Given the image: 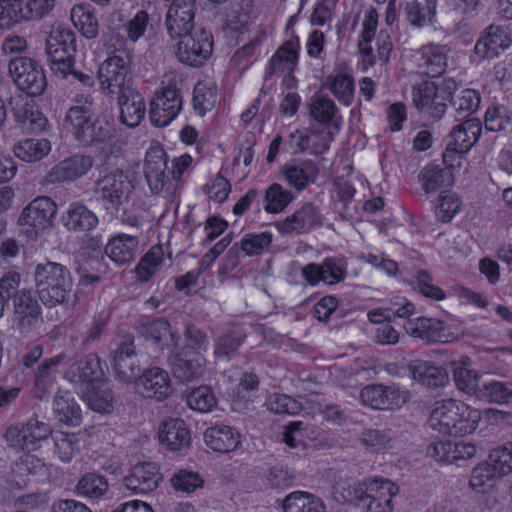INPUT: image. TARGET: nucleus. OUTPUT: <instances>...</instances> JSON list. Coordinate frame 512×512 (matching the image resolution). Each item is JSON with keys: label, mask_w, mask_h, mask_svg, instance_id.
I'll use <instances>...</instances> for the list:
<instances>
[{"label": "nucleus", "mask_w": 512, "mask_h": 512, "mask_svg": "<svg viewBox=\"0 0 512 512\" xmlns=\"http://www.w3.org/2000/svg\"><path fill=\"white\" fill-rule=\"evenodd\" d=\"M478 397L490 403L512 405V383L500 381L483 383Z\"/></svg>", "instance_id": "39"}, {"label": "nucleus", "mask_w": 512, "mask_h": 512, "mask_svg": "<svg viewBox=\"0 0 512 512\" xmlns=\"http://www.w3.org/2000/svg\"><path fill=\"white\" fill-rule=\"evenodd\" d=\"M168 364L175 378L183 382L192 381L203 373L199 359L188 358L187 352L175 351L168 357Z\"/></svg>", "instance_id": "30"}, {"label": "nucleus", "mask_w": 512, "mask_h": 512, "mask_svg": "<svg viewBox=\"0 0 512 512\" xmlns=\"http://www.w3.org/2000/svg\"><path fill=\"white\" fill-rule=\"evenodd\" d=\"M107 490V480L95 473H88L82 476L76 486L77 493L86 498H100Z\"/></svg>", "instance_id": "45"}, {"label": "nucleus", "mask_w": 512, "mask_h": 512, "mask_svg": "<svg viewBox=\"0 0 512 512\" xmlns=\"http://www.w3.org/2000/svg\"><path fill=\"white\" fill-rule=\"evenodd\" d=\"M61 220L64 227L73 232L90 231L99 222L97 215L82 202L71 203Z\"/></svg>", "instance_id": "26"}, {"label": "nucleus", "mask_w": 512, "mask_h": 512, "mask_svg": "<svg viewBox=\"0 0 512 512\" xmlns=\"http://www.w3.org/2000/svg\"><path fill=\"white\" fill-rule=\"evenodd\" d=\"M94 117V103L90 97H86L81 104L69 108L64 123L70 126V131L77 140L81 135V131L90 124Z\"/></svg>", "instance_id": "33"}, {"label": "nucleus", "mask_w": 512, "mask_h": 512, "mask_svg": "<svg viewBox=\"0 0 512 512\" xmlns=\"http://www.w3.org/2000/svg\"><path fill=\"white\" fill-rule=\"evenodd\" d=\"M131 58L128 52L118 51L108 57L98 69L101 88L108 94H117L130 85Z\"/></svg>", "instance_id": "6"}, {"label": "nucleus", "mask_w": 512, "mask_h": 512, "mask_svg": "<svg viewBox=\"0 0 512 512\" xmlns=\"http://www.w3.org/2000/svg\"><path fill=\"white\" fill-rule=\"evenodd\" d=\"M284 173L288 184L301 191L316 181L319 167L310 159L294 161L286 165Z\"/></svg>", "instance_id": "29"}, {"label": "nucleus", "mask_w": 512, "mask_h": 512, "mask_svg": "<svg viewBox=\"0 0 512 512\" xmlns=\"http://www.w3.org/2000/svg\"><path fill=\"white\" fill-rule=\"evenodd\" d=\"M204 440L211 449L220 453L232 452L241 443L239 432L227 425L207 428L204 432Z\"/></svg>", "instance_id": "27"}, {"label": "nucleus", "mask_w": 512, "mask_h": 512, "mask_svg": "<svg viewBox=\"0 0 512 512\" xmlns=\"http://www.w3.org/2000/svg\"><path fill=\"white\" fill-rule=\"evenodd\" d=\"M481 419L480 412L461 403L457 415L453 418L446 435L462 437L476 430Z\"/></svg>", "instance_id": "34"}, {"label": "nucleus", "mask_w": 512, "mask_h": 512, "mask_svg": "<svg viewBox=\"0 0 512 512\" xmlns=\"http://www.w3.org/2000/svg\"><path fill=\"white\" fill-rule=\"evenodd\" d=\"M51 151L50 141L45 138H28L14 145L16 157L25 162H36L46 157Z\"/></svg>", "instance_id": "35"}, {"label": "nucleus", "mask_w": 512, "mask_h": 512, "mask_svg": "<svg viewBox=\"0 0 512 512\" xmlns=\"http://www.w3.org/2000/svg\"><path fill=\"white\" fill-rule=\"evenodd\" d=\"M159 440L171 451H179L190 445L191 435L182 419L170 418L162 423Z\"/></svg>", "instance_id": "25"}, {"label": "nucleus", "mask_w": 512, "mask_h": 512, "mask_svg": "<svg viewBox=\"0 0 512 512\" xmlns=\"http://www.w3.org/2000/svg\"><path fill=\"white\" fill-rule=\"evenodd\" d=\"M70 16L74 26L83 36L93 39L98 35V21L92 12L81 5H75Z\"/></svg>", "instance_id": "43"}, {"label": "nucleus", "mask_w": 512, "mask_h": 512, "mask_svg": "<svg viewBox=\"0 0 512 512\" xmlns=\"http://www.w3.org/2000/svg\"><path fill=\"white\" fill-rule=\"evenodd\" d=\"M364 482L351 483L350 480H339L333 486L334 497L338 502H352L356 506V502L360 501L364 495Z\"/></svg>", "instance_id": "53"}, {"label": "nucleus", "mask_w": 512, "mask_h": 512, "mask_svg": "<svg viewBox=\"0 0 512 512\" xmlns=\"http://www.w3.org/2000/svg\"><path fill=\"white\" fill-rule=\"evenodd\" d=\"M462 401L455 399H446L436 402L428 419V425L434 431L446 435L453 418L457 415Z\"/></svg>", "instance_id": "32"}, {"label": "nucleus", "mask_w": 512, "mask_h": 512, "mask_svg": "<svg viewBox=\"0 0 512 512\" xmlns=\"http://www.w3.org/2000/svg\"><path fill=\"white\" fill-rule=\"evenodd\" d=\"M51 434L50 426L37 419H29L25 424L10 426L5 432L9 447L17 451L35 450L38 443Z\"/></svg>", "instance_id": "9"}, {"label": "nucleus", "mask_w": 512, "mask_h": 512, "mask_svg": "<svg viewBox=\"0 0 512 512\" xmlns=\"http://www.w3.org/2000/svg\"><path fill=\"white\" fill-rule=\"evenodd\" d=\"M419 177L425 192L432 193L449 183L452 173L445 168L430 164L423 168Z\"/></svg>", "instance_id": "44"}, {"label": "nucleus", "mask_w": 512, "mask_h": 512, "mask_svg": "<svg viewBox=\"0 0 512 512\" xmlns=\"http://www.w3.org/2000/svg\"><path fill=\"white\" fill-rule=\"evenodd\" d=\"M272 242L268 231L260 234H247L240 242V249L248 256L259 255Z\"/></svg>", "instance_id": "59"}, {"label": "nucleus", "mask_w": 512, "mask_h": 512, "mask_svg": "<svg viewBox=\"0 0 512 512\" xmlns=\"http://www.w3.org/2000/svg\"><path fill=\"white\" fill-rule=\"evenodd\" d=\"M460 209V201L455 195H441L435 208L438 220L449 222Z\"/></svg>", "instance_id": "63"}, {"label": "nucleus", "mask_w": 512, "mask_h": 512, "mask_svg": "<svg viewBox=\"0 0 512 512\" xmlns=\"http://www.w3.org/2000/svg\"><path fill=\"white\" fill-rule=\"evenodd\" d=\"M149 14L145 10L138 11L126 24L127 37L132 42L139 40L149 24Z\"/></svg>", "instance_id": "64"}, {"label": "nucleus", "mask_w": 512, "mask_h": 512, "mask_svg": "<svg viewBox=\"0 0 512 512\" xmlns=\"http://www.w3.org/2000/svg\"><path fill=\"white\" fill-rule=\"evenodd\" d=\"M453 376L459 390L478 396L481 386H479L478 376L474 371L465 367H457L454 369Z\"/></svg>", "instance_id": "60"}, {"label": "nucleus", "mask_w": 512, "mask_h": 512, "mask_svg": "<svg viewBox=\"0 0 512 512\" xmlns=\"http://www.w3.org/2000/svg\"><path fill=\"white\" fill-rule=\"evenodd\" d=\"M53 410L60 422L70 426H77L81 422V410L74 398L67 393L55 397Z\"/></svg>", "instance_id": "38"}, {"label": "nucleus", "mask_w": 512, "mask_h": 512, "mask_svg": "<svg viewBox=\"0 0 512 512\" xmlns=\"http://www.w3.org/2000/svg\"><path fill=\"white\" fill-rule=\"evenodd\" d=\"M364 485V494L368 498H376L383 503L392 504V498L399 492L398 486L388 479L375 478L364 481Z\"/></svg>", "instance_id": "42"}, {"label": "nucleus", "mask_w": 512, "mask_h": 512, "mask_svg": "<svg viewBox=\"0 0 512 512\" xmlns=\"http://www.w3.org/2000/svg\"><path fill=\"white\" fill-rule=\"evenodd\" d=\"M112 363L117 378L124 383H136L141 369L136 359L134 336L124 333L116 341L112 351Z\"/></svg>", "instance_id": "8"}, {"label": "nucleus", "mask_w": 512, "mask_h": 512, "mask_svg": "<svg viewBox=\"0 0 512 512\" xmlns=\"http://www.w3.org/2000/svg\"><path fill=\"white\" fill-rule=\"evenodd\" d=\"M135 387L143 397L157 401L168 398L173 390L168 372L159 367L147 369L140 375Z\"/></svg>", "instance_id": "15"}, {"label": "nucleus", "mask_w": 512, "mask_h": 512, "mask_svg": "<svg viewBox=\"0 0 512 512\" xmlns=\"http://www.w3.org/2000/svg\"><path fill=\"white\" fill-rule=\"evenodd\" d=\"M9 74L15 85L30 96L43 94L47 80L42 66L26 56L12 58L8 64Z\"/></svg>", "instance_id": "5"}, {"label": "nucleus", "mask_w": 512, "mask_h": 512, "mask_svg": "<svg viewBox=\"0 0 512 512\" xmlns=\"http://www.w3.org/2000/svg\"><path fill=\"white\" fill-rule=\"evenodd\" d=\"M110 135V129L95 116L90 124L81 131L77 141L84 146H91L105 141Z\"/></svg>", "instance_id": "54"}, {"label": "nucleus", "mask_w": 512, "mask_h": 512, "mask_svg": "<svg viewBox=\"0 0 512 512\" xmlns=\"http://www.w3.org/2000/svg\"><path fill=\"white\" fill-rule=\"evenodd\" d=\"M298 53L291 42L284 44L279 48L276 54L271 58L269 70L275 73L279 70L291 73L297 63Z\"/></svg>", "instance_id": "50"}, {"label": "nucleus", "mask_w": 512, "mask_h": 512, "mask_svg": "<svg viewBox=\"0 0 512 512\" xmlns=\"http://www.w3.org/2000/svg\"><path fill=\"white\" fill-rule=\"evenodd\" d=\"M176 57L189 66L202 65L212 54V34L204 28H197L177 38Z\"/></svg>", "instance_id": "4"}, {"label": "nucleus", "mask_w": 512, "mask_h": 512, "mask_svg": "<svg viewBox=\"0 0 512 512\" xmlns=\"http://www.w3.org/2000/svg\"><path fill=\"white\" fill-rule=\"evenodd\" d=\"M418 55L417 65L422 74L438 77L445 72L447 57L444 47L428 44L419 49Z\"/></svg>", "instance_id": "28"}, {"label": "nucleus", "mask_w": 512, "mask_h": 512, "mask_svg": "<svg viewBox=\"0 0 512 512\" xmlns=\"http://www.w3.org/2000/svg\"><path fill=\"white\" fill-rule=\"evenodd\" d=\"M216 99V92L212 87L202 83H198L195 86L193 92V106L200 115H204L207 111H210L214 107Z\"/></svg>", "instance_id": "57"}, {"label": "nucleus", "mask_w": 512, "mask_h": 512, "mask_svg": "<svg viewBox=\"0 0 512 512\" xmlns=\"http://www.w3.org/2000/svg\"><path fill=\"white\" fill-rule=\"evenodd\" d=\"M182 109V96L176 87L168 86L154 95L150 103L151 123L157 127L168 125Z\"/></svg>", "instance_id": "11"}, {"label": "nucleus", "mask_w": 512, "mask_h": 512, "mask_svg": "<svg viewBox=\"0 0 512 512\" xmlns=\"http://www.w3.org/2000/svg\"><path fill=\"white\" fill-rule=\"evenodd\" d=\"M171 484L177 491L192 493L203 485V480L198 473L180 470L171 478Z\"/></svg>", "instance_id": "61"}, {"label": "nucleus", "mask_w": 512, "mask_h": 512, "mask_svg": "<svg viewBox=\"0 0 512 512\" xmlns=\"http://www.w3.org/2000/svg\"><path fill=\"white\" fill-rule=\"evenodd\" d=\"M337 107L327 96L315 94L310 102L311 117L322 124L330 123L335 116Z\"/></svg>", "instance_id": "49"}, {"label": "nucleus", "mask_w": 512, "mask_h": 512, "mask_svg": "<svg viewBox=\"0 0 512 512\" xmlns=\"http://www.w3.org/2000/svg\"><path fill=\"white\" fill-rule=\"evenodd\" d=\"M147 337L160 348H170L178 345L180 336L165 319H158L146 327Z\"/></svg>", "instance_id": "36"}, {"label": "nucleus", "mask_w": 512, "mask_h": 512, "mask_svg": "<svg viewBox=\"0 0 512 512\" xmlns=\"http://www.w3.org/2000/svg\"><path fill=\"white\" fill-rule=\"evenodd\" d=\"M133 191V181L122 170L104 175L95 182L94 188L103 209L112 217H117L120 209L130 201Z\"/></svg>", "instance_id": "2"}, {"label": "nucleus", "mask_w": 512, "mask_h": 512, "mask_svg": "<svg viewBox=\"0 0 512 512\" xmlns=\"http://www.w3.org/2000/svg\"><path fill=\"white\" fill-rule=\"evenodd\" d=\"M267 408L276 414H297L301 410V404L286 394H272L266 401Z\"/></svg>", "instance_id": "58"}, {"label": "nucleus", "mask_w": 512, "mask_h": 512, "mask_svg": "<svg viewBox=\"0 0 512 512\" xmlns=\"http://www.w3.org/2000/svg\"><path fill=\"white\" fill-rule=\"evenodd\" d=\"M246 335L240 331H231L221 335L215 343L214 355L220 359H230L245 341Z\"/></svg>", "instance_id": "48"}, {"label": "nucleus", "mask_w": 512, "mask_h": 512, "mask_svg": "<svg viewBox=\"0 0 512 512\" xmlns=\"http://www.w3.org/2000/svg\"><path fill=\"white\" fill-rule=\"evenodd\" d=\"M93 165L92 156L75 154L54 165L46 175V182L58 184L75 181L85 176Z\"/></svg>", "instance_id": "13"}, {"label": "nucleus", "mask_w": 512, "mask_h": 512, "mask_svg": "<svg viewBox=\"0 0 512 512\" xmlns=\"http://www.w3.org/2000/svg\"><path fill=\"white\" fill-rule=\"evenodd\" d=\"M451 103L456 111V120H466L479 108L480 95L473 89H465Z\"/></svg>", "instance_id": "46"}, {"label": "nucleus", "mask_w": 512, "mask_h": 512, "mask_svg": "<svg viewBox=\"0 0 512 512\" xmlns=\"http://www.w3.org/2000/svg\"><path fill=\"white\" fill-rule=\"evenodd\" d=\"M411 377L420 384L428 388H439L449 382V376L446 369L435 366L422 360H416L409 363L407 367Z\"/></svg>", "instance_id": "24"}, {"label": "nucleus", "mask_w": 512, "mask_h": 512, "mask_svg": "<svg viewBox=\"0 0 512 512\" xmlns=\"http://www.w3.org/2000/svg\"><path fill=\"white\" fill-rule=\"evenodd\" d=\"M138 247L135 236L117 234L105 246V254L115 263L125 264L133 260Z\"/></svg>", "instance_id": "31"}, {"label": "nucleus", "mask_w": 512, "mask_h": 512, "mask_svg": "<svg viewBox=\"0 0 512 512\" xmlns=\"http://www.w3.org/2000/svg\"><path fill=\"white\" fill-rule=\"evenodd\" d=\"M487 465L497 477L512 472V442L493 449L487 459Z\"/></svg>", "instance_id": "41"}, {"label": "nucleus", "mask_w": 512, "mask_h": 512, "mask_svg": "<svg viewBox=\"0 0 512 512\" xmlns=\"http://www.w3.org/2000/svg\"><path fill=\"white\" fill-rule=\"evenodd\" d=\"M103 377L101 362L96 354H89L84 359L71 364L65 372L66 379L83 386L99 383Z\"/></svg>", "instance_id": "20"}, {"label": "nucleus", "mask_w": 512, "mask_h": 512, "mask_svg": "<svg viewBox=\"0 0 512 512\" xmlns=\"http://www.w3.org/2000/svg\"><path fill=\"white\" fill-rule=\"evenodd\" d=\"M283 510L284 512H325L326 507L313 495L296 491L284 499Z\"/></svg>", "instance_id": "37"}, {"label": "nucleus", "mask_w": 512, "mask_h": 512, "mask_svg": "<svg viewBox=\"0 0 512 512\" xmlns=\"http://www.w3.org/2000/svg\"><path fill=\"white\" fill-rule=\"evenodd\" d=\"M359 441L366 450L379 452L391 447L392 437L388 431L369 428L362 431Z\"/></svg>", "instance_id": "52"}, {"label": "nucleus", "mask_w": 512, "mask_h": 512, "mask_svg": "<svg viewBox=\"0 0 512 512\" xmlns=\"http://www.w3.org/2000/svg\"><path fill=\"white\" fill-rule=\"evenodd\" d=\"M116 95L121 123L130 128L138 126L145 115V102L141 94L130 87L119 90Z\"/></svg>", "instance_id": "21"}, {"label": "nucleus", "mask_w": 512, "mask_h": 512, "mask_svg": "<svg viewBox=\"0 0 512 512\" xmlns=\"http://www.w3.org/2000/svg\"><path fill=\"white\" fill-rule=\"evenodd\" d=\"M13 323L21 333H29L41 320L42 308L36 293L23 288L13 297Z\"/></svg>", "instance_id": "10"}, {"label": "nucleus", "mask_w": 512, "mask_h": 512, "mask_svg": "<svg viewBox=\"0 0 512 512\" xmlns=\"http://www.w3.org/2000/svg\"><path fill=\"white\" fill-rule=\"evenodd\" d=\"M196 0H173L166 14V30L171 39L196 30Z\"/></svg>", "instance_id": "12"}, {"label": "nucleus", "mask_w": 512, "mask_h": 512, "mask_svg": "<svg viewBox=\"0 0 512 512\" xmlns=\"http://www.w3.org/2000/svg\"><path fill=\"white\" fill-rule=\"evenodd\" d=\"M512 44L508 33L497 25L486 28L483 36L476 42L474 51L480 58H495Z\"/></svg>", "instance_id": "23"}, {"label": "nucleus", "mask_w": 512, "mask_h": 512, "mask_svg": "<svg viewBox=\"0 0 512 512\" xmlns=\"http://www.w3.org/2000/svg\"><path fill=\"white\" fill-rule=\"evenodd\" d=\"M405 330L412 337L427 343L450 341L444 322L436 318L418 317L414 321L410 320L405 325Z\"/></svg>", "instance_id": "22"}, {"label": "nucleus", "mask_w": 512, "mask_h": 512, "mask_svg": "<svg viewBox=\"0 0 512 512\" xmlns=\"http://www.w3.org/2000/svg\"><path fill=\"white\" fill-rule=\"evenodd\" d=\"M360 399L364 405L374 409H393L406 402V397L395 386L371 384L360 392Z\"/></svg>", "instance_id": "16"}, {"label": "nucleus", "mask_w": 512, "mask_h": 512, "mask_svg": "<svg viewBox=\"0 0 512 512\" xmlns=\"http://www.w3.org/2000/svg\"><path fill=\"white\" fill-rule=\"evenodd\" d=\"M322 225L319 209L312 203H305L291 216L278 223L281 233L302 234Z\"/></svg>", "instance_id": "19"}, {"label": "nucleus", "mask_w": 512, "mask_h": 512, "mask_svg": "<svg viewBox=\"0 0 512 512\" xmlns=\"http://www.w3.org/2000/svg\"><path fill=\"white\" fill-rule=\"evenodd\" d=\"M333 95L343 104L350 105L353 100L354 84L353 79L347 74H338L333 77L329 84Z\"/></svg>", "instance_id": "56"}, {"label": "nucleus", "mask_w": 512, "mask_h": 512, "mask_svg": "<svg viewBox=\"0 0 512 512\" xmlns=\"http://www.w3.org/2000/svg\"><path fill=\"white\" fill-rule=\"evenodd\" d=\"M24 19H30L23 0H0V28L9 29Z\"/></svg>", "instance_id": "40"}, {"label": "nucleus", "mask_w": 512, "mask_h": 512, "mask_svg": "<svg viewBox=\"0 0 512 512\" xmlns=\"http://www.w3.org/2000/svg\"><path fill=\"white\" fill-rule=\"evenodd\" d=\"M167 155L160 147H153L146 153L143 173L153 194L161 193L167 182Z\"/></svg>", "instance_id": "17"}, {"label": "nucleus", "mask_w": 512, "mask_h": 512, "mask_svg": "<svg viewBox=\"0 0 512 512\" xmlns=\"http://www.w3.org/2000/svg\"><path fill=\"white\" fill-rule=\"evenodd\" d=\"M161 480L162 474L156 463L141 462L130 469L122 482L134 494H148L158 487Z\"/></svg>", "instance_id": "14"}, {"label": "nucleus", "mask_w": 512, "mask_h": 512, "mask_svg": "<svg viewBox=\"0 0 512 512\" xmlns=\"http://www.w3.org/2000/svg\"><path fill=\"white\" fill-rule=\"evenodd\" d=\"M292 200L293 195L289 190L284 189L278 183H274L266 190L265 210L269 213L281 212Z\"/></svg>", "instance_id": "51"}, {"label": "nucleus", "mask_w": 512, "mask_h": 512, "mask_svg": "<svg viewBox=\"0 0 512 512\" xmlns=\"http://www.w3.org/2000/svg\"><path fill=\"white\" fill-rule=\"evenodd\" d=\"M511 122L508 110L504 106L488 108L485 114V127L490 131H501Z\"/></svg>", "instance_id": "62"}, {"label": "nucleus", "mask_w": 512, "mask_h": 512, "mask_svg": "<svg viewBox=\"0 0 512 512\" xmlns=\"http://www.w3.org/2000/svg\"><path fill=\"white\" fill-rule=\"evenodd\" d=\"M405 13L406 18L411 25L423 27L431 22L435 13V7L430 5L422 7L418 1L413 0L406 3Z\"/></svg>", "instance_id": "55"}, {"label": "nucleus", "mask_w": 512, "mask_h": 512, "mask_svg": "<svg viewBox=\"0 0 512 512\" xmlns=\"http://www.w3.org/2000/svg\"><path fill=\"white\" fill-rule=\"evenodd\" d=\"M482 124L477 118H468L455 126L447 137V152H467L479 139Z\"/></svg>", "instance_id": "18"}, {"label": "nucleus", "mask_w": 512, "mask_h": 512, "mask_svg": "<svg viewBox=\"0 0 512 512\" xmlns=\"http://www.w3.org/2000/svg\"><path fill=\"white\" fill-rule=\"evenodd\" d=\"M186 402L191 409L202 413L212 411L217 405L215 394L208 386L193 389L187 395Z\"/></svg>", "instance_id": "47"}, {"label": "nucleus", "mask_w": 512, "mask_h": 512, "mask_svg": "<svg viewBox=\"0 0 512 512\" xmlns=\"http://www.w3.org/2000/svg\"><path fill=\"white\" fill-rule=\"evenodd\" d=\"M56 212L55 202L47 196H40L32 200L22 210L18 223L26 227L31 236L36 237L40 232L53 226Z\"/></svg>", "instance_id": "7"}, {"label": "nucleus", "mask_w": 512, "mask_h": 512, "mask_svg": "<svg viewBox=\"0 0 512 512\" xmlns=\"http://www.w3.org/2000/svg\"><path fill=\"white\" fill-rule=\"evenodd\" d=\"M75 52V33L63 25L54 26L46 40V54L51 71L55 75L67 78L71 64L74 63Z\"/></svg>", "instance_id": "3"}, {"label": "nucleus", "mask_w": 512, "mask_h": 512, "mask_svg": "<svg viewBox=\"0 0 512 512\" xmlns=\"http://www.w3.org/2000/svg\"><path fill=\"white\" fill-rule=\"evenodd\" d=\"M33 277L39 298L45 305L55 307L68 302L73 278L66 266L52 261L39 263Z\"/></svg>", "instance_id": "1"}]
</instances>
